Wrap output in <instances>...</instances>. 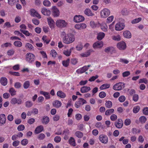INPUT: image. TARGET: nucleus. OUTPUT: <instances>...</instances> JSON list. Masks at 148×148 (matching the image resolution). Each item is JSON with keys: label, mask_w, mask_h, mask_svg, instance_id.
I'll return each instance as SVG.
<instances>
[{"label": "nucleus", "mask_w": 148, "mask_h": 148, "mask_svg": "<svg viewBox=\"0 0 148 148\" xmlns=\"http://www.w3.org/2000/svg\"><path fill=\"white\" fill-rule=\"evenodd\" d=\"M63 38V42L66 44L71 43L74 41L75 40L74 36L71 34H66L64 32H62L61 34Z\"/></svg>", "instance_id": "1"}, {"label": "nucleus", "mask_w": 148, "mask_h": 148, "mask_svg": "<svg viewBox=\"0 0 148 148\" xmlns=\"http://www.w3.org/2000/svg\"><path fill=\"white\" fill-rule=\"evenodd\" d=\"M36 58L35 56L33 54L28 53L25 56V60L26 61L29 63H32L34 62Z\"/></svg>", "instance_id": "2"}, {"label": "nucleus", "mask_w": 148, "mask_h": 148, "mask_svg": "<svg viewBox=\"0 0 148 148\" xmlns=\"http://www.w3.org/2000/svg\"><path fill=\"white\" fill-rule=\"evenodd\" d=\"M110 13V11L109 9L107 8H104L101 11V16L102 18H106L109 15Z\"/></svg>", "instance_id": "3"}, {"label": "nucleus", "mask_w": 148, "mask_h": 148, "mask_svg": "<svg viewBox=\"0 0 148 148\" xmlns=\"http://www.w3.org/2000/svg\"><path fill=\"white\" fill-rule=\"evenodd\" d=\"M86 103L87 101L85 100L82 98H79L78 99V100L75 102V106L77 108H78L81 106Z\"/></svg>", "instance_id": "4"}, {"label": "nucleus", "mask_w": 148, "mask_h": 148, "mask_svg": "<svg viewBox=\"0 0 148 148\" xmlns=\"http://www.w3.org/2000/svg\"><path fill=\"white\" fill-rule=\"evenodd\" d=\"M56 24L58 27L62 28L66 27L67 23L64 20H58L56 21Z\"/></svg>", "instance_id": "5"}, {"label": "nucleus", "mask_w": 148, "mask_h": 148, "mask_svg": "<svg viewBox=\"0 0 148 148\" xmlns=\"http://www.w3.org/2000/svg\"><path fill=\"white\" fill-rule=\"evenodd\" d=\"M123 121L121 119H118L114 123L115 126L119 129L121 128L123 126Z\"/></svg>", "instance_id": "6"}, {"label": "nucleus", "mask_w": 148, "mask_h": 148, "mask_svg": "<svg viewBox=\"0 0 148 148\" xmlns=\"http://www.w3.org/2000/svg\"><path fill=\"white\" fill-rule=\"evenodd\" d=\"M91 66V65H88L87 66H84L83 67L77 70L76 72L78 74L82 73L87 70L88 69L89 67Z\"/></svg>", "instance_id": "7"}, {"label": "nucleus", "mask_w": 148, "mask_h": 148, "mask_svg": "<svg viewBox=\"0 0 148 148\" xmlns=\"http://www.w3.org/2000/svg\"><path fill=\"white\" fill-rule=\"evenodd\" d=\"M99 139L100 141L102 143L106 144L108 143V137L106 135L103 134L100 135L99 136Z\"/></svg>", "instance_id": "8"}, {"label": "nucleus", "mask_w": 148, "mask_h": 148, "mask_svg": "<svg viewBox=\"0 0 148 148\" xmlns=\"http://www.w3.org/2000/svg\"><path fill=\"white\" fill-rule=\"evenodd\" d=\"M124 83L119 82L115 84L113 86V89L115 90H121L123 87H124Z\"/></svg>", "instance_id": "9"}, {"label": "nucleus", "mask_w": 148, "mask_h": 148, "mask_svg": "<svg viewBox=\"0 0 148 148\" xmlns=\"http://www.w3.org/2000/svg\"><path fill=\"white\" fill-rule=\"evenodd\" d=\"M124 23L120 22L116 24L115 25V29L118 31L123 30L125 27Z\"/></svg>", "instance_id": "10"}, {"label": "nucleus", "mask_w": 148, "mask_h": 148, "mask_svg": "<svg viewBox=\"0 0 148 148\" xmlns=\"http://www.w3.org/2000/svg\"><path fill=\"white\" fill-rule=\"evenodd\" d=\"M84 20V16L80 15H76L74 17V21L76 23L83 21Z\"/></svg>", "instance_id": "11"}, {"label": "nucleus", "mask_w": 148, "mask_h": 148, "mask_svg": "<svg viewBox=\"0 0 148 148\" xmlns=\"http://www.w3.org/2000/svg\"><path fill=\"white\" fill-rule=\"evenodd\" d=\"M52 14L55 17H57L60 14V12L56 6H53L52 8Z\"/></svg>", "instance_id": "12"}, {"label": "nucleus", "mask_w": 148, "mask_h": 148, "mask_svg": "<svg viewBox=\"0 0 148 148\" xmlns=\"http://www.w3.org/2000/svg\"><path fill=\"white\" fill-rule=\"evenodd\" d=\"M103 42L102 41H97L94 43L93 45V47L94 49L100 48L102 47Z\"/></svg>", "instance_id": "13"}, {"label": "nucleus", "mask_w": 148, "mask_h": 148, "mask_svg": "<svg viewBox=\"0 0 148 148\" xmlns=\"http://www.w3.org/2000/svg\"><path fill=\"white\" fill-rule=\"evenodd\" d=\"M22 102V101L20 99H17L14 97L12 98L11 101V103L12 104H15L16 103L18 104H21Z\"/></svg>", "instance_id": "14"}, {"label": "nucleus", "mask_w": 148, "mask_h": 148, "mask_svg": "<svg viewBox=\"0 0 148 148\" xmlns=\"http://www.w3.org/2000/svg\"><path fill=\"white\" fill-rule=\"evenodd\" d=\"M86 27V24L84 23H79L75 26V28L78 29H82L85 28Z\"/></svg>", "instance_id": "15"}, {"label": "nucleus", "mask_w": 148, "mask_h": 148, "mask_svg": "<svg viewBox=\"0 0 148 148\" xmlns=\"http://www.w3.org/2000/svg\"><path fill=\"white\" fill-rule=\"evenodd\" d=\"M94 52V51L92 49L88 50L84 53H81V56L83 57H87L89 56L92 53Z\"/></svg>", "instance_id": "16"}, {"label": "nucleus", "mask_w": 148, "mask_h": 148, "mask_svg": "<svg viewBox=\"0 0 148 148\" xmlns=\"http://www.w3.org/2000/svg\"><path fill=\"white\" fill-rule=\"evenodd\" d=\"M31 15L33 16H35L38 18H41L40 15L34 9H32L30 10Z\"/></svg>", "instance_id": "17"}, {"label": "nucleus", "mask_w": 148, "mask_h": 148, "mask_svg": "<svg viewBox=\"0 0 148 148\" xmlns=\"http://www.w3.org/2000/svg\"><path fill=\"white\" fill-rule=\"evenodd\" d=\"M117 47L120 50H124L126 48V44L125 42H120L118 43Z\"/></svg>", "instance_id": "18"}, {"label": "nucleus", "mask_w": 148, "mask_h": 148, "mask_svg": "<svg viewBox=\"0 0 148 148\" xmlns=\"http://www.w3.org/2000/svg\"><path fill=\"white\" fill-rule=\"evenodd\" d=\"M42 124L44 125L47 124L49 121V119L47 116H44L42 117L41 120Z\"/></svg>", "instance_id": "19"}, {"label": "nucleus", "mask_w": 148, "mask_h": 148, "mask_svg": "<svg viewBox=\"0 0 148 148\" xmlns=\"http://www.w3.org/2000/svg\"><path fill=\"white\" fill-rule=\"evenodd\" d=\"M90 90L91 88L90 87L84 86L80 88V91L82 93H84L88 92Z\"/></svg>", "instance_id": "20"}, {"label": "nucleus", "mask_w": 148, "mask_h": 148, "mask_svg": "<svg viewBox=\"0 0 148 148\" xmlns=\"http://www.w3.org/2000/svg\"><path fill=\"white\" fill-rule=\"evenodd\" d=\"M84 14L88 16H93L95 15L91 10L89 8L86 9L84 11Z\"/></svg>", "instance_id": "21"}, {"label": "nucleus", "mask_w": 148, "mask_h": 148, "mask_svg": "<svg viewBox=\"0 0 148 148\" xmlns=\"http://www.w3.org/2000/svg\"><path fill=\"white\" fill-rule=\"evenodd\" d=\"M0 82L3 86H5L8 84L7 79L5 77H1L0 79Z\"/></svg>", "instance_id": "22"}, {"label": "nucleus", "mask_w": 148, "mask_h": 148, "mask_svg": "<svg viewBox=\"0 0 148 148\" xmlns=\"http://www.w3.org/2000/svg\"><path fill=\"white\" fill-rule=\"evenodd\" d=\"M47 20L48 22V25L49 27L51 28H53L54 22L53 20L52 19V18L50 17L49 18H47Z\"/></svg>", "instance_id": "23"}, {"label": "nucleus", "mask_w": 148, "mask_h": 148, "mask_svg": "<svg viewBox=\"0 0 148 148\" xmlns=\"http://www.w3.org/2000/svg\"><path fill=\"white\" fill-rule=\"evenodd\" d=\"M6 118L4 114H0V123L2 124H4L6 122Z\"/></svg>", "instance_id": "24"}, {"label": "nucleus", "mask_w": 148, "mask_h": 148, "mask_svg": "<svg viewBox=\"0 0 148 148\" xmlns=\"http://www.w3.org/2000/svg\"><path fill=\"white\" fill-rule=\"evenodd\" d=\"M41 12L45 15L49 16L51 14L50 11L45 8H43L42 9Z\"/></svg>", "instance_id": "25"}, {"label": "nucleus", "mask_w": 148, "mask_h": 148, "mask_svg": "<svg viewBox=\"0 0 148 148\" xmlns=\"http://www.w3.org/2000/svg\"><path fill=\"white\" fill-rule=\"evenodd\" d=\"M44 129L43 126L40 125L37 127L35 130V133L36 134H38L42 132Z\"/></svg>", "instance_id": "26"}, {"label": "nucleus", "mask_w": 148, "mask_h": 148, "mask_svg": "<svg viewBox=\"0 0 148 148\" xmlns=\"http://www.w3.org/2000/svg\"><path fill=\"white\" fill-rule=\"evenodd\" d=\"M74 49V48L71 47L69 50L67 49L64 50L63 51V53L64 55L67 56H69L71 54V51Z\"/></svg>", "instance_id": "27"}, {"label": "nucleus", "mask_w": 148, "mask_h": 148, "mask_svg": "<svg viewBox=\"0 0 148 148\" xmlns=\"http://www.w3.org/2000/svg\"><path fill=\"white\" fill-rule=\"evenodd\" d=\"M105 51L106 52L108 53H111L114 52L115 49L114 47H109L105 48Z\"/></svg>", "instance_id": "28"}, {"label": "nucleus", "mask_w": 148, "mask_h": 148, "mask_svg": "<svg viewBox=\"0 0 148 148\" xmlns=\"http://www.w3.org/2000/svg\"><path fill=\"white\" fill-rule=\"evenodd\" d=\"M69 144L73 147L76 146V143L75 138L72 137H71L69 140Z\"/></svg>", "instance_id": "29"}, {"label": "nucleus", "mask_w": 148, "mask_h": 148, "mask_svg": "<svg viewBox=\"0 0 148 148\" xmlns=\"http://www.w3.org/2000/svg\"><path fill=\"white\" fill-rule=\"evenodd\" d=\"M53 104L54 107L58 108L61 106L62 103L59 101L56 100L53 102Z\"/></svg>", "instance_id": "30"}, {"label": "nucleus", "mask_w": 148, "mask_h": 148, "mask_svg": "<svg viewBox=\"0 0 148 148\" xmlns=\"http://www.w3.org/2000/svg\"><path fill=\"white\" fill-rule=\"evenodd\" d=\"M40 93L41 94L43 95L45 97L46 99H49L50 98V95L48 92L40 91Z\"/></svg>", "instance_id": "31"}, {"label": "nucleus", "mask_w": 148, "mask_h": 148, "mask_svg": "<svg viewBox=\"0 0 148 148\" xmlns=\"http://www.w3.org/2000/svg\"><path fill=\"white\" fill-rule=\"evenodd\" d=\"M57 95L59 97L62 98H64L66 97L65 94L61 90L57 92Z\"/></svg>", "instance_id": "32"}, {"label": "nucleus", "mask_w": 148, "mask_h": 148, "mask_svg": "<svg viewBox=\"0 0 148 148\" xmlns=\"http://www.w3.org/2000/svg\"><path fill=\"white\" fill-rule=\"evenodd\" d=\"M124 36L127 38H130L131 37V34L128 31H126L123 32Z\"/></svg>", "instance_id": "33"}, {"label": "nucleus", "mask_w": 148, "mask_h": 148, "mask_svg": "<svg viewBox=\"0 0 148 148\" xmlns=\"http://www.w3.org/2000/svg\"><path fill=\"white\" fill-rule=\"evenodd\" d=\"M105 34L103 32H100L98 34L97 37V39L99 40H101L104 37Z\"/></svg>", "instance_id": "34"}, {"label": "nucleus", "mask_w": 148, "mask_h": 148, "mask_svg": "<svg viewBox=\"0 0 148 148\" xmlns=\"http://www.w3.org/2000/svg\"><path fill=\"white\" fill-rule=\"evenodd\" d=\"M114 110L113 109H111L107 110L105 112V114L106 116L110 115L114 112Z\"/></svg>", "instance_id": "35"}, {"label": "nucleus", "mask_w": 148, "mask_h": 148, "mask_svg": "<svg viewBox=\"0 0 148 148\" xmlns=\"http://www.w3.org/2000/svg\"><path fill=\"white\" fill-rule=\"evenodd\" d=\"M110 85L108 84H105L102 85L100 87L101 90L105 89L110 88Z\"/></svg>", "instance_id": "36"}, {"label": "nucleus", "mask_w": 148, "mask_h": 148, "mask_svg": "<svg viewBox=\"0 0 148 148\" xmlns=\"http://www.w3.org/2000/svg\"><path fill=\"white\" fill-rule=\"evenodd\" d=\"M20 31L27 36H32V34L29 33L28 31L24 30L23 29H20Z\"/></svg>", "instance_id": "37"}, {"label": "nucleus", "mask_w": 148, "mask_h": 148, "mask_svg": "<svg viewBox=\"0 0 148 148\" xmlns=\"http://www.w3.org/2000/svg\"><path fill=\"white\" fill-rule=\"evenodd\" d=\"M13 44L14 46L17 47H21L22 45V43L21 42L18 40L14 42Z\"/></svg>", "instance_id": "38"}, {"label": "nucleus", "mask_w": 148, "mask_h": 148, "mask_svg": "<svg viewBox=\"0 0 148 148\" xmlns=\"http://www.w3.org/2000/svg\"><path fill=\"white\" fill-rule=\"evenodd\" d=\"M105 105L106 107L110 108H111L112 106V103L110 101H106Z\"/></svg>", "instance_id": "39"}, {"label": "nucleus", "mask_w": 148, "mask_h": 148, "mask_svg": "<svg viewBox=\"0 0 148 148\" xmlns=\"http://www.w3.org/2000/svg\"><path fill=\"white\" fill-rule=\"evenodd\" d=\"M101 28L103 32H106L107 31L108 26L105 23H102L101 25Z\"/></svg>", "instance_id": "40"}, {"label": "nucleus", "mask_w": 148, "mask_h": 148, "mask_svg": "<svg viewBox=\"0 0 148 148\" xmlns=\"http://www.w3.org/2000/svg\"><path fill=\"white\" fill-rule=\"evenodd\" d=\"M9 91L11 95L12 96L15 95H16V91L13 88H10Z\"/></svg>", "instance_id": "41"}, {"label": "nucleus", "mask_w": 148, "mask_h": 148, "mask_svg": "<svg viewBox=\"0 0 148 148\" xmlns=\"http://www.w3.org/2000/svg\"><path fill=\"white\" fill-rule=\"evenodd\" d=\"M33 105L32 102L30 101H27L25 103V106L28 108L32 107Z\"/></svg>", "instance_id": "42"}, {"label": "nucleus", "mask_w": 148, "mask_h": 148, "mask_svg": "<svg viewBox=\"0 0 148 148\" xmlns=\"http://www.w3.org/2000/svg\"><path fill=\"white\" fill-rule=\"evenodd\" d=\"M75 136L79 138H82L83 136V133L80 131H77L75 133Z\"/></svg>", "instance_id": "43"}, {"label": "nucleus", "mask_w": 148, "mask_h": 148, "mask_svg": "<svg viewBox=\"0 0 148 148\" xmlns=\"http://www.w3.org/2000/svg\"><path fill=\"white\" fill-rule=\"evenodd\" d=\"M69 59H68L66 60L63 61L62 62V64L63 66L65 67H67L69 65Z\"/></svg>", "instance_id": "44"}, {"label": "nucleus", "mask_w": 148, "mask_h": 148, "mask_svg": "<svg viewBox=\"0 0 148 148\" xmlns=\"http://www.w3.org/2000/svg\"><path fill=\"white\" fill-rule=\"evenodd\" d=\"M30 83L29 81H26L23 84V86L24 89H27L29 86Z\"/></svg>", "instance_id": "45"}, {"label": "nucleus", "mask_w": 148, "mask_h": 148, "mask_svg": "<svg viewBox=\"0 0 148 148\" xmlns=\"http://www.w3.org/2000/svg\"><path fill=\"white\" fill-rule=\"evenodd\" d=\"M140 109V108L139 106H135L133 109V112L134 113H136L139 111Z\"/></svg>", "instance_id": "46"}, {"label": "nucleus", "mask_w": 148, "mask_h": 148, "mask_svg": "<svg viewBox=\"0 0 148 148\" xmlns=\"http://www.w3.org/2000/svg\"><path fill=\"white\" fill-rule=\"evenodd\" d=\"M141 123H145L147 121V119L145 116H141L139 119Z\"/></svg>", "instance_id": "47"}, {"label": "nucleus", "mask_w": 148, "mask_h": 148, "mask_svg": "<svg viewBox=\"0 0 148 148\" xmlns=\"http://www.w3.org/2000/svg\"><path fill=\"white\" fill-rule=\"evenodd\" d=\"M15 51L13 49L9 50L7 52V54L9 56H12L14 55Z\"/></svg>", "instance_id": "48"}, {"label": "nucleus", "mask_w": 148, "mask_h": 148, "mask_svg": "<svg viewBox=\"0 0 148 148\" xmlns=\"http://www.w3.org/2000/svg\"><path fill=\"white\" fill-rule=\"evenodd\" d=\"M25 47L30 50H33L34 47L33 45L29 43H27L25 44Z\"/></svg>", "instance_id": "49"}, {"label": "nucleus", "mask_w": 148, "mask_h": 148, "mask_svg": "<svg viewBox=\"0 0 148 148\" xmlns=\"http://www.w3.org/2000/svg\"><path fill=\"white\" fill-rule=\"evenodd\" d=\"M43 5L46 6H50L51 5V3L49 1L47 0H45L43 2Z\"/></svg>", "instance_id": "50"}, {"label": "nucleus", "mask_w": 148, "mask_h": 148, "mask_svg": "<svg viewBox=\"0 0 148 148\" xmlns=\"http://www.w3.org/2000/svg\"><path fill=\"white\" fill-rule=\"evenodd\" d=\"M50 54L52 55V57L54 58H55L56 57V56L58 55V54L56 52L54 49L51 50Z\"/></svg>", "instance_id": "51"}, {"label": "nucleus", "mask_w": 148, "mask_h": 148, "mask_svg": "<svg viewBox=\"0 0 148 148\" xmlns=\"http://www.w3.org/2000/svg\"><path fill=\"white\" fill-rule=\"evenodd\" d=\"M148 82V80L146 78H143L140 79L139 80V83H144L145 84H147Z\"/></svg>", "instance_id": "52"}, {"label": "nucleus", "mask_w": 148, "mask_h": 148, "mask_svg": "<svg viewBox=\"0 0 148 148\" xmlns=\"http://www.w3.org/2000/svg\"><path fill=\"white\" fill-rule=\"evenodd\" d=\"M46 36H44L42 37V39L44 42H46L47 44H48L49 43L50 40H48Z\"/></svg>", "instance_id": "53"}, {"label": "nucleus", "mask_w": 148, "mask_h": 148, "mask_svg": "<svg viewBox=\"0 0 148 148\" xmlns=\"http://www.w3.org/2000/svg\"><path fill=\"white\" fill-rule=\"evenodd\" d=\"M28 141L27 139H24L21 141V143L22 145L25 146L28 144Z\"/></svg>", "instance_id": "54"}, {"label": "nucleus", "mask_w": 148, "mask_h": 148, "mask_svg": "<svg viewBox=\"0 0 148 148\" xmlns=\"http://www.w3.org/2000/svg\"><path fill=\"white\" fill-rule=\"evenodd\" d=\"M25 128V126L23 125H20L17 127V129L19 131L23 130Z\"/></svg>", "instance_id": "55"}, {"label": "nucleus", "mask_w": 148, "mask_h": 148, "mask_svg": "<svg viewBox=\"0 0 148 148\" xmlns=\"http://www.w3.org/2000/svg\"><path fill=\"white\" fill-rule=\"evenodd\" d=\"M61 138L60 136H56L54 138V141L56 143H59L61 140Z\"/></svg>", "instance_id": "56"}, {"label": "nucleus", "mask_w": 148, "mask_h": 148, "mask_svg": "<svg viewBox=\"0 0 148 148\" xmlns=\"http://www.w3.org/2000/svg\"><path fill=\"white\" fill-rule=\"evenodd\" d=\"M112 39L114 40L118 41L120 40L121 37L119 35H118L116 36H113Z\"/></svg>", "instance_id": "57"}, {"label": "nucleus", "mask_w": 148, "mask_h": 148, "mask_svg": "<svg viewBox=\"0 0 148 148\" xmlns=\"http://www.w3.org/2000/svg\"><path fill=\"white\" fill-rule=\"evenodd\" d=\"M131 122V120L129 119H126L124 121V124L126 126H128L130 124Z\"/></svg>", "instance_id": "58"}, {"label": "nucleus", "mask_w": 148, "mask_h": 148, "mask_svg": "<svg viewBox=\"0 0 148 148\" xmlns=\"http://www.w3.org/2000/svg\"><path fill=\"white\" fill-rule=\"evenodd\" d=\"M8 3L11 5H12L14 4L18 1V0H8Z\"/></svg>", "instance_id": "59"}, {"label": "nucleus", "mask_w": 148, "mask_h": 148, "mask_svg": "<svg viewBox=\"0 0 148 148\" xmlns=\"http://www.w3.org/2000/svg\"><path fill=\"white\" fill-rule=\"evenodd\" d=\"M83 47V45L81 43H79L76 47V49L78 51L81 50L82 49Z\"/></svg>", "instance_id": "60"}, {"label": "nucleus", "mask_w": 148, "mask_h": 148, "mask_svg": "<svg viewBox=\"0 0 148 148\" xmlns=\"http://www.w3.org/2000/svg\"><path fill=\"white\" fill-rule=\"evenodd\" d=\"M117 116L114 114H112L110 117V119L112 121H116L117 119Z\"/></svg>", "instance_id": "61"}, {"label": "nucleus", "mask_w": 148, "mask_h": 148, "mask_svg": "<svg viewBox=\"0 0 148 148\" xmlns=\"http://www.w3.org/2000/svg\"><path fill=\"white\" fill-rule=\"evenodd\" d=\"M141 20V18H137L133 20L132 21V24H135L138 23L140 22Z\"/></svg>", "instance_id": "62"}, {"label": "nucleus", "mask_w": 148, "mask_h": 148, "mask_svg": "<svg viewBox=\"0 0 148 148\" xmlns=\"http://www.w3.org/2000/svg\"><path fill=\"white\" fill-rule=\"evenodd\" d=\"M130 74V72L129 71H127L124 72L122 73V76L123 77H127Z\"/></svg>", "instance_id": "63"}, {"label": "nucleus", "mask_w": 148, "mask_h": 148, "mask_svg": "<svg viewBox=\"0 0 148 148\" xmlns=\"http://www.w3.org/2000/svg\"><path fill=\"white\" fill-rule=\"evenodd\" d=\"M106 96V93L104 92H101L99 94V96L101 98H104Z\"/></svg>", "instance_id": "64"}]
</instances>
